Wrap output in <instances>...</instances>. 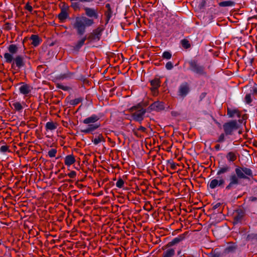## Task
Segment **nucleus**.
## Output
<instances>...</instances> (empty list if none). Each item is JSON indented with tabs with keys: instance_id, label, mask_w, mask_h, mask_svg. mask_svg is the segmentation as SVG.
<instances>
[{
	"instance_id": "nucleus-46",
	"label": "nucleus",
	"mask_w": 257,
	"mask_h": 257,
	"mask_svg": "<svg viewBox=\"0 0 257 257\" xmlns=\"http://www.w3.org/2000/svg\"><path fill=\"white\" fill-rule=\"evenodd\" d=\"M67 175L70 178H74L76 176V173L74 171H72Z\"/></svg>"
},
{
	"instance_id": "nucleus-9",
	"label": "nucleus",
	"mask_w": 257,
	"mask_h": 257,
	"mask_svg": "<svg viewBox=\"0 0 257 257\" xmlns=\"http://www.w3.org/2000/svg\"><path fill=\"white\" fill-rule=\"evenodd\" d=\"M9 53H5L4 55L5 62L7 63H12L13 60V54H15L18 52V48L15 44L10 45L8 47Z\"/></svg>"
},
{
	"instance_id": "nucleus-31",
	"label": "nucleus",
	"mask_w": 257,
	"mask_h": 257,
	"mask_svg": "<svg viewBox=\"0 0 257 257\" xmlns=\"http://www.w3.org/2000/svg\"><path fill=\"white\" fill-rule=\"evenodd\" d=\"M181 44L182 47L185 49H188L191 47V45L189 41L186 39H184L181 41Z\"/></svg>"
},
{
	"instance_id": "nucleus-22",
	"label": "nucleus",
	"mask_w": 257,
	"mask_h": 257,
	"mask_svg": "<svg viewBox=\"0 0 257 257\" xmlns=\"http://www.w3.org/2000/svg\"><path fill=\"white\" fill-rule=\"evenodd\" d=\"M76 161L75 157L73 155H69L65 157L64 159V163L66 166H69L74 163Z\"/></svg>"
},
{
	"instance_id": "nucleus-44",
	"label": "nucleus",
	"mask_w": 257,
	"mask_h": 257,
	"mask_svg": "<svg viewBox=\"0 0 257 257\" xmlns=\"http://www.w3.org/2000/svg\"><path fill=\"white\" fill-rule=\"evenodd\" d=\"M57 87L62 90H65V91L68 90L69 89V87L68 86H64L62 84H57Z\"/></svg>"
},
{
	"instance_id": "nucleus-60",
	"label": "nucleus",
	"mask_w": 257,
	"mask_h": 257,
	"mask_svg": "<svg viewBox=\"0 0 257 257\" xmlns=\"http://www.w3.org/2000/svg\"><path fill=\"white\" fill-rule=\"evenodd\" d=\"M185 257H193V256H185Z\"/></svg>"
},
{
	"instance_id": "nucleus-5",
	"label": "nucleus",
	"mask_w": 257,
	"mask_h": 257,
	"mask_svg": "<svg viewBox=\"0 0 257 257\" xmlns=\"http://www.w3.org/2000/svg\"><path fill=\"white\" fill-rule=\"evenodd\" d=\"M188 69L192 72L200 76H207V72L203 65H201L196 60H191L188 62Z\"/></svg>"
},
{
	"instance_id": "nucleus-15",
	"label": "nucleus",
	"mask_w": 257,
	"mask_h": 257,
	"mask_svg": "<svg viewBox=\"0 0 257 257\" xmlns=\"http://www.w3.org/2000/svg\"><path fill=\"white\" fill-rule=\"evenodd\" d=\"M227 114L229 117L232 118L236 116L238 118L241 117V113L237 109H231L227 108Z\"/></svg>"
},
{
	"instance_id": "nucleus-51",
	"label": "nucleus",
	"mask_w": 257,
	"mask_h": 257,
	"mask_svg": "<svg viewBox=\"0 0 257 257\" xmlns=\"http://www.w3.org/2000/svg\"><path fill=\"white\" fill-rule=\"evenodd\" d=\"M171 115L173 116H178L180 115V113L178 111H171Z\"/></svg>"
},
{
	"instance_id": "nucleus-40",
	"label": "nucleus",
	"mask_w": 257,
	"mask_h": 257,
	"mask_svg": "<svg viewBox=\"0 0 257 257\" xmlns=\"http://www.w3.org/2000/svg\"><path fill=\"white\" fill-rule=\"evenodd\" d=\"M162 57L164 59H170L172 57V54L168 51H165L162 54Z\"/></svg>"
},
{
	"instance_id": "nucleus-47",
	"label": "nucleus",
	"mask_w": 257,
	"mask_h": 257,
	"mask_svg": "<svg viewBox=\"0 0 257 257\" xmlns=\"http://www.w3.org/2000/svg\"><path fill=\"white\" fill-rule=\"evenodd\" d=\"M252 94H257V84H255L251 90Z\"/></svg>"
},
{
	"instance_id": "nucleus-27",
	"label": "nucleus",
	"mask_w": 257,
	"mask_h": 257,
	"mask_svg": "<svg viewBox=\"0 0 257 257\" xmlns=\"http://www.w3.org/2000/svg\"><path fill=\"white\" fill-rule=\"evenodd\" d=\"M57 124L56 123H54L53 121H49L47 122L46 124V130L53 131L57 128Z\"/></svg>"
},
{
	"instance_id": "nucleus-52",
	"label": "nucleus",
	"mask_w": 257,
	"mask_h": 257,
	"mask_svg": "<svg viewBox=\"0 0 257 257\" xmlns=\"http://www.w3.org/2000/svg\"><path fill=\"white\" fill-rule=\"evenodd\" d=\"M206 93H205V92L202 93L199 96L200 101H201L206 96Z\"/></svg>"
},
{
	"instance_id": "nucleus-23",
	"label": "nucleus",
	"mask_w": 257,
	"mask_h": 257,
	"mask_svg": "<svg viewBox=\"0 0 257 257\" xmlns=\"http://www.w3.org/2000/svg\"><path fill=\"white\" fill-rule=\"evenodd\" d=\"M186 234L185 233L180 234L177 237L174 238L171 242L169 243L170 245H175L180 241H182L185 237Z\"/></svg>"
},
{
	"instance_id": "nucleus-58",
	"label": "nucleus",
	"mask_w": 257,
	"mask_h": 257,
	"mask_svg": "<svg viewBox=\"0 0 257 257\" xmlns=\"http://www.w3.org/2000/svg\"><path fill=\"white\" fill-rule=\"evenodd\" d=\"M78 186L80 188H82L83 187V185L82 184H78Z\"/></svg>"
},
{
	"instance_id": "nucleus-7",
	"label": "nucleus",
	"mask_w": 257,
	"mask_h": 257,
	"mask_svg": "<svg viewBox=\"0 0 257 257\" xmlns=\"http://www.w3.org/2000/svg\"><path fill=\"white\" fill-rule=\"evenodd\" d=\"M105 28L103 25L99 26L97 28L93 30L91 33H90L88 37H87V40L89 41H99L102 33L104 31Z\"/></svg>"
},
{
	"instance_id": "nucleus-41",
	"label": "nucleus",
	"mask_w": 257,
	"mask_h": 257,
	"mask_svg": "<svg viewBox=\"0 0 257 257\" xmlns=\"http://www.w3.org/2000/svg\"><path fill=\"white\" fill-rule=\"evenodd\" d=\"M244 100L247 104H250L252 102L251 94H247L245 96Z\"/></svg>"
},
{
	"instance_id": "nucleus-24",
	"label": "nucleus",
	"mask_w": 257,
	"mask_h": 257,
	"mask_svg": "<svg viewBox=\"0 0 257 257\" xmlns=\"http://www.w3.org/2000/svg\"><path fill=\"white\" fill-rule=\"evenodd\" d=\"M92 142L94 145H97L100 142H105V140L102 134H99L97 136H96L94 139L92 140Z\"/></svg>"
},
{
	"instance_id": "nucleus-8",
	"label": "nucleus",
	"mask_w": 257,
	"mask_h": 257,
	"mask_svg": "<svg viewBox=\"0 0 257 257\" xmlns=\"http://www.w3.org/2000/svg\"><path fill=\"white\" fill-rule=\"evenodd\" d=\"M245 210L241 208H239L235 210L233 215V223L237 224L241 223L245 216Z\"/></svg>"
},
{
	"instance_id": "nucleus-2",
	"label": "nucleus",
	"mask_w": 257,
	"mask_h": 257,
	"mask_svg": "<svg viewBox=\"0 0 257 257\" xmlns=\"http://www.w3.org/2000/svg\"><path fill=\"white\" fill-rule=\"evenodd\" d=\"M253 177L252 171L248 168L236 166L234 172H232L228 177V184L225 187L227 191L232 190L240 184L241 180H248Z\"/></svg>"
},
{
	"instance_id": "nucleus-3",
	"label": "nucleus",
	"mask_w": 257,
	"mask_h": 257,
	"mask_svg": "<svg viewBox=\"0 0 257 257\" xmlns=\"http://www.w3.org/2000/svg\"><path fill=\"white\" fill-rule=\"evenodd\" d=\"M231 167L227 165H223L218 167L217 172V178L213 179L210 181L208 186L211 189H214L217 187L223 188L225 183V180L222 175L229 172L231 170Z\"/></svg>"
},
{
	"instance_id": "nucleus-13",
	"label": "nucleus",
	"mask_w": 257,
	"mask_h": 257,
	"mask_svg": "<svg viewBox=\"0 0 257 257\" xmlns=\"http://www.w3.org/2000/svg\"><path fill=\"white\" fill-rule=\"evenodd\" d=\"M238 156L239 154L236 151H229L226 153L225 158L228 162L232 163L237 160Z\"/></svg>"
},
{
	"instance_id": "nucleus-33",
	"label": "nucleus",
	"mask_w": 257,
	"mask_h": 257,
	"mask_svg": "<svg viewBox=\"0 0 257 257\" xmlns=\"http://www.w3.org/2000/svg\"><path fill=\"white\" fill-rule=\"evenodd\" d=\"M246 239L248 241L257 240V233L248 234L246 236Z\"/></svg>"
},
{
	"instance_id": "nucleus-34",
	"label": "nucleus",
	"mask_w": 257,
	"mask_h": 257,
	"mask_svg": "<svg viewBox=\"0 0 257 257\" xmlns=\"http://www.w3.org/2000/svg\"><path fill=\"white\" fill-rule=\"evenodd\" d=\"M71 2V7L73 8L75 11L80 9V5L76 1H70Z\"/></svg>"
},
{
	"instance_id": "nucleus-12",
	"label": "nucleus",
	"mask_w": 257,
	"mask_h": 257,
	"mask_svg": "<svg viewBox=\"0 0 257 257\" xmlns=\"http://www.w3.org/2000/svg\"><path fill=\"white\" fill-rule=\"evenodd\" d=\"M165 108L164 103L162 101H155L152 103L148 108V111L150 112L151 111H160L164 110Z\"/></svg>"
},
{
	"instance_id": "nucleus-30",
	"label": "nucleus",
	"mask_w": 257,
	"mask_h": 257,
	"mask_svg": "<svg viewBox=\"0 0 257 257\" xmlns=\"http://www.w3.org/2000/svg\"><path fill=\"white\" fill-rule=\"evenodd\" d=\"M68 17V15L66 11H62L58 15V18L61 21H63Z\"/></svg>"
},
{
	"instance_id": "nucleus-36",
	"label": "nucleus",
	"mask_w": 257,
	"mask_h": 257,
	"mask_svg": "<svg viewBox=\"0 0 257 257\" xmlns=\"http://www.w3.org/2000/svg\"><path fill=\"white\" fill-rule=\"evenodd\" d=\"M73 75V73H71V72H68L66 73L60 74V76H59V78L62 79H66V78H70Z\"/></svg>"
},
{
	"instance_id": "nucleus-20",
	"label": "nucleus",
	"mask_w": 257,
	"mask_h": 257,
	"mask_svg": "<svg viewBox=\"0 0 257 257\" xmlns=\"http://www.w3.org/2000/svg\"><path fill=\"white\" fill-rule=\"evenodd\" d=\"M22 84V85L19 88L20 92L21 93L26 95L31 92V87L29 85L27 84Z\"/></svg>"
},
{
	"instance_id": "nucleus-16",
	"label": "nucleus",
	"mask_w": 257,
	"mask_h": 257,
	"mask_svg": "<svg viewBox=\"0 0 257 257\" xmlns=\"http://www.w3.org/2000/svg\"><path fill=\"white\" fill-rule=\"evenodd\" d=\"M100 119V117L96 114H93L90 116L86 118L83 120L84 124H89L92 123H95Z\"/></svg>"
},
{
	"instance_id": "nucleus-26",
	"label": "nucleus",
	"mask_w": 257,
	"mask_h": 257,
	"mask_svg": "<svg viewBox=\"0 0 257 257\" xmlns=\"http://www.w3.org/2000/svg\"><path fill=\"white\" fill-rule=\"evenodd\" d=\"M175 253V252L174 249L169 248L163 252L162 257H173Z\"/></svg>"
},
{
	"instance_id": "nucleus-11",
	"label": "nucleus",
	"mask_w": 257,
	"mask_h": 257,
	"mask_svg": "<svg viewBox=\"0 0 257 257\" xmlns=\"http://www.w3.org/2000/svg\"><path fill=\"white\" fill-rule=\"evenodd\" d=\"M190 87L188 83L184 82L181 83L178 88V95L181 97L184 98L189 92Z\"/></svg>"
},
{
	"instance_id": "nucleus-54",
	"label": "nucleus",
	"mask_w": 257,
	"mask_h": 257,
	"mask_svg": "<svg viewBox=\"0 0 257 257\" xmlns=\"http://www.w3.org/2000/svg\"><path fill=\"white\" fill-rule=\"evenodd\" d=\"M220 148V145L218 144H216L214 147V149L216 151H219Z\"/></svg>"
},
{
	"instance_id": "nucleus-29",
	"label": "nucleus",
	"mask_w": 257,
	"mask_h": 257,
	"mask_svg": "<svg viewBox=\"0 0 257 257\" xmlns=\"http://www.w3.org/2000/svg\"><path fill=\"white\" fill-rule=\"evenodd\" d=\"M221 253L218 248H215L210 253L209 257H221Z\"/></svg>"
},
{
	"instance_id": "nucleus-39",
	"label": "nucleus",
	"mask_w": 257,
	"mask_h": 257,
	"mask_svg": "<svg viewBox=\"0 0 257 257\" xmlns=\"http://www.w3.org/2000/svg\"><path fill=\"white\" fill-rule=\"evenodd\" d=\"M57 150L56 149H52L48 152V155L50 158L55 157L57 153Z\"/></svg>"
},
{
	"instance_id": "nucleus-14",
	"label": "nucleus",
	"mask_w": 257,
	"mask_h": 257,
	"mask_svg": "<svg viewBox=\"0 0 257 257\" xmlns=\"http://www.w3.org/2000/svg\"><path fill=\"white\" fill-rule=\"evenodd\" d=\"M30 40L31 41V45L34 47L38 46L42 42V39L38 35H32L30 37Z\"/></svg>"
},
{
	"instance_id": "nucleus-32",
	"label": "nucleus",
	"mask_w": 257,
	"mask_h": 257,
	"mask_svg": "<svg viewBox=\"0 0 257 257\" xmlns=\"http://www.w3.org/2000/svg\"><path fill=\"white\" fill-rule=\"evenodd\" d=\"M83 99L81 97L77 98L72 100H71L69 102V104L73 106H75L81 102Z\"/></svg>"
},
{
	"instance_id": "nucleus-25",
	"label": "nucleus",
	"mask_w": 257,
	"mask_h": 257,
	"mask_svg": "<svg viewBox=\"0 0 257 257\" xmlns=\"http://www.w3.org/2000/svg\"><path fill=\"white\" fill-rule=\"evenodd\" d=\"M235 4V2L231 1H223L218 3L219 6L221 7H233Z\"/></svg>"
},
{
	"instance_id": "nucleus-48",
	"label": "nucleus",
	"mask_w": 257,
	"mask_h": 257,
	"mask_svg": "<svg viewBox=\"0 0 257 257\" xmlns=\"http://www.w3.org/2000/svg\"><path fill=\"white\" fill-rule=\"evenodd\" d=\"M25 9L29 11V12H31L33 10V8L30 5L29 3H27L25 6Z\"/></svg>"
},
{
	"instance_id": "nucleus-45",
	"label": "nucleus",
	"mask_w": 257,
	"mask_h": 257,
	"mask_svg": "<svg viewBox=\"0 0 257 257\" xmlns=\"http://www.w3.org/2000/svg\"><path fill=\"white\" fill-rule=\"evenodd\" d=\"M235 249V247L234 246L230 245L226 248L225 251L226 252H232V251H233Z\"/></svg>"
},
{
	"instance_id": "nucleus-17",
	"label": "nucleus",
	"mask_w": 257,
	"mask_h": 257,
	"mask_svg": "<svg viewBox=\"0 0 257 257\" xmlns=\"http://www.w3.org/2000/svg\"><path fill=\"white\" fill-rule=\"evenodd\" d=\"M100 126V124H89L88 127L84 130H82L81 132L85 134H88L92 133Z\"/></svg>"
},
{
	"instance_id": "nucleus-56",
	"label": "nucleus",
	"mask_w": 257,
	"mask_h": 257,
	"mask_svg": "<svg viewBox=\"0 0 257 257\" xmlns=\"http://www.w3.org/2000/svg\"><path fill=\"white\" fill-rule=\"evenodd\" d=\"M205 4H206V2L205 1H203L201 4V7H204L205 6Z\"/></svg>"
},
{
	"instance_id": "nucleus-21",
	"label": "nucleus",
	"mask_w": 257,
	"mask_h": 257,
	"mask_svg": "<svg viewBox=\"0 0 257 257\" xmlns=\"http://www.w3.org/2000/svg\"><path fill=\"white\" fill-rule=\"evenodd\" d=\"M150 83L152 86L151 90L155 91L160 86L161 81L159 78H155L150 81Z\"/></svg>"
},
{
	"instance_id": "nucleus-10",
	"label": "nucleus",
	"mask_w": 257,
	"mask_h": 257,
	"mask_svg": "<svg viewBox=\"0 0 257 257\" xmlns=\"http://www.w3.org/2000/svg\"><path fill=\"white\" fill-rule=\"evenodd\" d=\"M11 68L15 69V67L20 69L25 65L24 57L22 55H17L15 58L13 57Z\"/></svg>"
},
{
	"instance_id": "nucleus-43",
	"label": "nucleus",
	"mask_w": 257,
	"mask_h": 257,
	"mask_svg": "<svg viewBox=\"0 0 257 257\" xmlns=\"http://www.w3.org/2000/svg\"><path fill=\"white\" fill-rule=\"evenodd\" d=\"M165 67L167 70H171L173 68V63L171 61H169L166 63Z\"/></svg>"
},
{
	"instance_id": "nucleus-50",
	"label": "nucleus",
	"mask_w": 257,
	"mask_h": 257,
	"mask_svg": "<svg viewBox=\"0 0 257 257\" xmlns=\"http://www.w3.org/2000/svg\"><path fill=\"white\" fill-rule=\"evenodd\" d=\"M146 128L143 126H140L138 129H137V131H141L143 133H145L146 132Z\"/></svg>"
},
{
	"instance_id": "nucleus-19",
	"label": "nucleus",
	"mask_w": 257,
	"mask_h": 257,
	"mask_svg": "<svg viewBox=\"0 0 257 257\" xmlns=\"http://www.w3.org/2000/svg\"><path fill=\"white\" fill-rule=\"evenodd\" d=\"M105 8L107 9V11H106L104 13V15L106 17V22L105 25L107 24L110 19L111 18L112 15V11L111 9L110 5L109 4H106L105 5Z\"/></svg>"
},
{
	"instance_id": "nucleus-6",
	"label": "nucleus",
	"mask_w": 257,
	"mask_h": 257,
	"mask_svg": "<svg viewBox=\"0 0 257 257\" xmlns=\"http://www.w3.org/2000/svg\"><path fill=\"white\" fill-rule=\"evenodd\" d=\"M222 127L224 133H225L226 136H232L233 134V132L239 128V126L237 120H232L225 122L223 124Z\"/></svg>"
},
{
	"instance_id": "nucleus-53",
	"label": "nucleus",
	"mask_w": 257,
	"mask_h": 257,
	"mask_svg": "<svg viewBox=\"0 0 257 257\" xmlns=\"http://www.w3.org/2000/svg\"><path fill=\"white\" fill-rule=\"evenodd\" d=\"M249 200L251 202H255L257 201V197L251 196L249 198Z\"/></svg>"
},
{
	"instance_id": "nucleus-38",
	"label": "nucleus",
	"mask_w": 257,
	"mask_h": 257,
	"mask_svg": "<svg viewBox=\"0 0 257 257\" xmlns=\"http://www.w3.org/2000/svg\"><path fill=\"white\" fill-rule=\"evenodd\" d=\"M221 206V203H217L215 205H213L212 206V209L215 210L218 208L217 210V213H221L222 211V209L220 208V206Z\"/></svg>"
},
{
	"instance_id": "nucleus-42",
	"label": "nucleus",
	"mask_w": 257,
	"mask_h": 257,
	"mask_svg": "<svg viewBox=\"0 0 257 257\" xmlns=\"http://www.w3.org/2000/svg\"><path fill=\"white\" fill-rule=\"evenodd\" d=\"M0 151L2 153H6L7 152H10L9 147L8 146H7V145L2 146L0 148Z\"/></svg>"
},
{
	"instance_id": "nucleus-1",
	"label": "nucleus",
	"mask_w": 257,
	"mask_h": 257,
	"mask_svg": "<svg viewBox=\"0 0 257 257\" xmlns=\"http://www.w3.org/2000/svg\"><path fill=\"white\" fill-rule=\"evenodd\" d=\"M86 17H76L73 24V27L76 30L78 35H83L86 32V27H90L94 24L93 19L90 18L97 19L98 14L97 10L93 8L84 7Z\"/></svg>"
},
{
	"instance_id": "nucleus-57",
	"label": "nucleus",
	"mask_w": 257,
	"mask_h": 257,
	"mask_svg": "<svg viewBox=\"0 0 257 257\" xmlns=\"http://www.w3.org/2000/svg\"><path fill=\"white\" fill-rule=\"evenodd\" d=\"M171 168H172V169H175V164H174V163H173V164H171Z\"/></svg>"
},
{
	"instance_id": "nucleus-4",
	"label": "nucleus",
	"mask_w": 257,
	"mask_h": 257,
	"mask_svg": "<svg viewBox=\"0 0 257 257\" xmlns=\"http://www.w3.org/2000/svg\"><path fill=\"white\" fill-rule=\"evenodd\" d=\"M132 112L131 115L134 120L141 123L144 119V115L146 112V109L143 108L140 104L132 107L130 109Z\"/></svg>"
},
{
	"instance_id": "nucleus-37",
	"label": "nucleus",
	"mask_w": 257,
	"mask_h": 257,
	"mask_svg": "<svg viewBox=\"0 0 257 257\" xmlns=\"http://www.w3.org/2000/svg\"><path fill=\"white\" fill-rule=\"evenodd\" d=\"M225 136H226L225 133H221L218 137V139L216 142L219 143L224 142L225 140Z\"/></svg>"
},
{
	"instance_id": "nucleus-18",
	"label": "nucleus",
	"mask_w": 257,
	"mask_h": 257,
	"mask_svg": "<svg viewBox=\"0 0 257 257\" xmlns=\"http://www.w3.org/2000/svg\"><path fill=\"white\" fill-rule=\"evenodd\" d=\"M86 36L82 37L80 40H78L74 45L73 50L76 51H79L80 48L84 44L85 41L86 40Z\"/></svg>"
},
{
	"instance_id": "nucleus-28",
	"label": "nucleus",
	"mask_w": 257,
	"mask_h": 257,
	"mask_svg": "<svg viewBox=\"0 0 257 257\" xmlns=\"http://www.w3.org/2000/svg\"><path fill=\"white\" fill-rule=\"evenodd\" d=\"M12 102L13 106L14 107L16 111L20 112L22 110V109H23V107L20 102L16 101Z\"/></svg>"
},
{
	"instance_id": "nucleus-55",
	"label": "nucleus",
	"mask_w": 257,
	"mask_h": 257,
	"mask_svg": "<svg viewBox=\"0 0 257 257\" xmlns=\"http://www.w3.org/2000/svg\"><path fill=\"white\" fill-rule=\"evenodd\" d=\"M133 132L134 133V134L137 137H139L140 136L138 134L137 130H133Z\"/></svg>"
},
{
	"instance_id": "nucleus-49",
	"label": "nucleus",
	"mask_w": 257,
	"mask_h": 257,
	"mask_svg": "<svg viewBox=\"0 0 257 257\" xmlns=\"http://www.w3.org/2000/svg\"><path fill=\"white\" fill-rule=\"evenodd\" d=\"M5 29L7 30H10L11 29V24L7 22L5 25Z\"/></svg>"
},
{
	"instance_id": "nucleus-59",
	"label": "nucleus",
	"mask_w": 257,
	"mask_h": 257,
	"mask_svg": "<svg viewBox=\"0 0 257 257\" xmlns=\"http://www.w3.org/2000/svg\"><path fill=\"white\" fill-rule=\"evenodd\" d=\"M66 181H67L68 182H72V180H70V179H69V180H66Z\"/></svg>"
},
{
	"instance_id": "nucleus-35",
	"label": "nucleus",
	"mask_w": 257,
	"mask_h": 257,
	"mask_svg": "<svg viewBox=\"0 0 257 257\" xmlns=\"http://www.w3.org/2000/svg\"><path fill=\"white\" fill-rule=\"evenodd\" d=\"M124 182L122 178H119L116 183V186L118 188H122L124 187Z\"/></svg>"
}]
</instances>
